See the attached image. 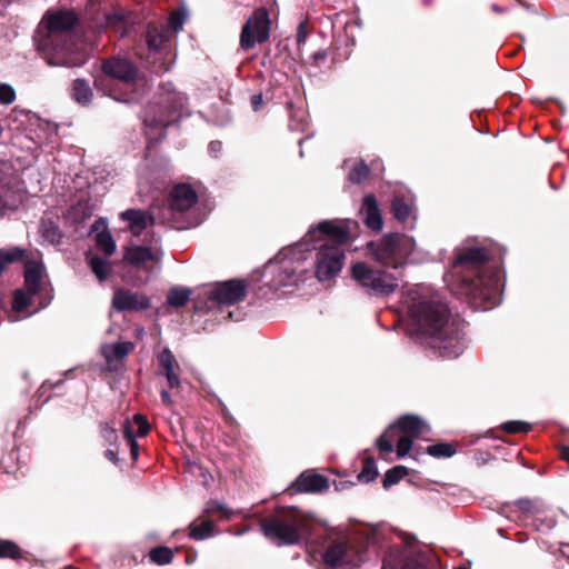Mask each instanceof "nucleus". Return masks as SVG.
<instances>
[{
    "instance_id": "4c0bfd02",
    "label": "nucleus",
    "mask_w": 569,
    "mask_h": 569,
    "mask_svg": "<svg viewBox=\"0 0 569 569\" xmlns=\"http://www.w3.org/2000/svg\"><path fill=\"white\" fill-rule=\"evenodd\" d=\"M408 475V469L403 466H396L389 469L383 479V487L389 488L398 483L402 478Z\"/></svg>"
},
{
    "instance_id": "4468645a",
    "label": "nucleus",
    "mask_w": 569,
    "mask_h": 569,
    "mask_svg": "<svg viewBox=\"0 0 569 569\" xmlns=\"http://www.w3.org/2000/svg\"><path fill=\"white\" fill-rule=\"evenodd\" d=\"M169 30L163 26H157L154 23L148 24L146 42L149 53L147 59H152V71L156 73H163L169 70V67H164L162 63L159 66L156 64L159 56H161V50L163 49L164 43L169 39Z\"/></svg>"
},
{
    "instance_id": "c756f323",
    "label": "nucleus",
    "mask_w": 569,
    "mask_h": 569,
    "mask_svg": "<svg viewBox=\"0 0 569 569\" xmlns=\"http://www.w3.org/2000/svg\"><path fill=\"white\" fill-rule=\"evenodd\" d=\"M71 97L78 103H89L92 97V91L89 83L83 79L74 80L72 83Z\"/></svg>"
},
{
    "instance_id": "2eb2a0df",
    "label": "nucleus",
    "mask_w": 569,
    "mask_h": 569,
    "mask_svg": "<svg viewBox=\"0 0 569 569\" xmlns=\"http://www.w3.org/2000/svg\"><path fill=\"white\" fill-rule=\"evenodd\" d=\"M246 297V284L241 280H229L210 290L208 300L217 305H233Z\"/></svg>"
},
{
    "instance_id": "9b49d317",
    "label": "nucleus",
    "mask_w": 569,
    "mask_h": 569,
    "mask_svg": "<svg viewBox=\"0 0 569 569\" xmlns=\"http://www.w3.org/2000/svg\"><path fill=\"white\" fill-rule=\"evenodd\" d=\"M24 281V288H18L12 292L10 321H18L32 315L29 309L36 296V261L26 263Z\"/></svg>"
},
{
    "instance_id": "dca6fc26",
    "label": "nucleus",
    "mask_w": 569,
    "mask_h": 569,
    "mask_svg": "<svg viewBox=\"0 0 569 569\" xmlns=\"http://www.w3.org/2000/svg\"><path fill=\"white\" fill-rule=\"evenodd\" d=\"M196 190L187 183H180L172 188L169 198V211L172 218L189 212L197 203Z\"/></svg>"
},
{
    "instance_id": "f257e3e1",
    "label": "nucleus",
    "mask_w": 569,
    "mask_h": 569,
    "mask_svg": "<svg viewBox=\"0 0 569 569\" xmlns=\"http://www.w3.org/2000/svg\"><path fill=\"white\" fill-rule=\"evenodd\" d=\"M412 326L428 339L435 352L446 359L460 356L466 347L465 323L451 315L440 295L427 286H416L402 297Z\"/></svg>"
},
{
    "instance_id": "6e6d98bb",
    "label": "nucleus",
    "mask_w": 569,
    "mask_h": 569,
    "mask_svg": "<svg viewBox=\"0 0 569 569\" xmlns=\"http://www.w3.org/2000/svg\"><path fill=\"white\" fill-rule=\"evenodd\" d=\"M262 102H263V99H262V94L261 93L253 94L251 97V107H252V109L254 111H258L261 108Z\"/></svg>"
},
{
    "instance_id": "603ef678",
    "label": "nucleus",
    "mask_w": 569,
    "mask_h": 569,
    "mask_svg": "<svg viewBox=\"0 0 569 569\" xmlns=\"http://www.w3.org/2000/svg\"><path fill=\"white\" fill-rule=\"evenodd\" d=\"M306 40H307L306 23L301 22L298 26V29H297V42H298V46L303 44L306 42Z\"/></svg>"
},
{
    "instance_id": "774afa93",
    "label": "nucleus",
    "mask_w": 569,
    "mask_h": 569,
    "mask_svg": "<svg viewBox=\"0 0 569 569\" xmlns=\"http://www.w3.org/2000/svg\"><path fill=\"white\" fill-rule=\"evenodd\" d=\"M63 569H72L71 566H66Z\"/></svg>"
},
{
    "instance_id": "79ce46f5",
    "label": "nucleus",
    "mask_w": 569,
    "mask_h": 569,
    "mask_svg": "<svg viewBox=\"0 0 569 569\" xmlns=\"http://www.w3.org/2000/svg\"><path fill=\"white\" fill-rule=\"evenodd\" d=\"M187 13L188 12L184 8H179L178 10L170 13L168 18V24L173 32L177 33L182 29Z\"/></svg>"
},
{
    "instance_id": "338daca9",
    "label": "nucleus",
    "mask_w": 569,
    "mask_h": 569,
    "mask_svg": "<svg viewBox=\"0 0 569 569\" xmlns=\"http://www.w3.org/2000/svg\"><path fill=\"white\" fill-rule=\"evenodd\" d=\"M29 377H30V375H29L28 372H26V373L23 375V379H24V380H28V379H29Z\"/></svg>"
},
{
    "instance_id": "49530a36",
    "label": "nucleus",
    "mask_w": 569,
    "mask_h": 569,
    "mask_svg": "<svg viewBox=\"0 0 569 569\" xmlns=\"http://www.w3.org/2000/svg\"><path fill=\"white\" fill-rule=\"evenodd\" d=\"M17 98L14 88L9 83H0V104L9 106Z\"/></svg>"
},
{
    "instance_id": "f03ea898",
    "label": "nucleus",
    "mask_w": 569,
    "mask_h": 569,
    "mask_svg": "<svg viewBox=\"0 0 569 569\" xmlns=\"http://www.w3.org/2000/svg\"><path fill=\"white\" fill-rule=\"evenodd\" d=\"M443 280L453 295L467 298L476 309L489 310L501 302L503 283L491 249H458Z\"/></svg>"
},
{
    "instance_id": "8fccbe9b",
    "label": "nucleus",
    "mask_w": 569,
    "mask_h": 569,
    "mask_svg": "<svg viewBox=\"0 0 569 569\" xmlns=\"http://www.w3.org/2000/svg\"><path fill=\"white\" fill-rule=\"evenodd\" d=\"M88 54L84 50H80L67 58H64L62 64L67 67H80L86 63Z\"/></svg>"
},
{
    "instance_id": "c85d7f7f",
    "label": "nucleus",
    "mask_w": 569,
    "mask_h": 569,
    "mask_svg": "<svg viewBox=\"0 0 569 569\" xmlns=\"http://www.w3.org/2000/svg\"><path fill=\"white\" fill-rule=\"evenodd\" d=\"M189 537L193 540H203L213 535L214 525L211 520L198 518L189 526Z\"/></svg>"
},
{
    "instance_id": "f8f14e48",
    "label": "nucleus",
    "mask_w": 569,
    "mask_h": 569,
    "mask_svg": "<svg viewBox=\"0 0 569 569\" xmlns=\"http://www.w3.org/2000/svg\"><path fill=\"white\" fill-rule=\"evenodd\" d=\"M325 563L331 568L348 566L359 567L365 560V551L357 548L351 541L340 539L333 541L322 555Z\"/></svg>"
},
{
    "instance_id": "b1692460",
    "label": "nucleus",
    "mask_w": 569,
    "mask_h": 569,
    "mask_svg": "<svg viewBox=\"0 0 569 569\" xmlns=\"http://www.w3.org/2000/svg\"><path fill=\"white\" fill-rule=\"evenodd\" d=\"M159 250L146 246H132L126 251V260L134 267H146L149 261L158 260Z\"/></svg>"
},
{
    "instance_id": "f3484780",
    "label": "nucleus",
    "mask_w": 569,
    "mask_h": 569,
    "mask_svg": "<svg viewBox=\"0 0 569 569\" xmlns=\"http://www.w3.org/2000/svg\"><path fill=\"white\" fill-rule=\"evenodd\" d=\"M112 307L118 311H142L150 307V298L140 292L117 289L113 293Z\"/></svg>"
},
{
    "instance_id": "6ab92c4d",
    "label": "nucleus",
    "mask_w": 569,
    "mask_h": 569,
    "mask_svg": "<svg viewBox=\"0 0 569 569\" xmlns=\"http://www.w3.org/2000/svg\"><path fill=\"white\" fill-rule=\"evenodd\" d=\"M134 345L130 341L106 343L101 347V353L107 362L108 370L118 371L122 367V360L132 352Z\"/></svg>"
},
{
    "instance_id": "de8ad7c7",
    "label": "nucleus",
    "mask_w": 569,
    "mask_h": 569,
    "mask_svg": "<svg viewBox=\"0 0 569 569\" xmlns=\"http://www.w3.org/2000/svg\"><path fill=\"white\" fill-rule=\"evenodd\" d=\"M37 128H38V133L40 131H44L47 133V138L48 140L51 142V143H54L56 140H57V136H58V126L57 124H51L49 123L48 121L46 120H42L38 117V124H37Z\"/></svg>"
},
{
    "instance_id": "f704fd0d",
    "label": "nucleus",
    "mask_w": 569,
    "mask_h": 569,
    "mask_svg": "<svg viewBox=\"0 0 569 569\" xmlns=\"http://www.w3.org/2000/svg\"><path fill=\"white\" fill-rule=\"evenodd\" d=\"M96 247L107 256H111L116 251V243L108 231L100 232L96 236Z\"/></svg>"
},
{
    "instance_id": "a18cd8bd",
    "label": "nucleus",
    "mask_w": 569,
    "mask_h": 569,
    "mask_svg": "<svg viewBox=\"0 0 569 569\" xmlns=\"http://www.w3.org/2000/svg\"><path fill=\"white\" fill-rule=\"evenodd\" d=\"M131 426H137V431H133L134 432V438L136 437H144L148 435L149 430H150V425L149 422L147 421L146 417L140 415V413H137L133 416V421L130 422Z\"/></svg>"
},
{
    "instance_id": "e433bc0d",
    "label": "nucleus",
    "mask_w": 569,
    "mask_h": 569,
    "mask_svg": "<svg viewBox=\"0 0 569 569\" xmlns=\"http://www.w3.org/2000/svg\"><path fill=\"white\" fill-rule=\"evenodd\" d=\"M203 512L208 513V515L219 513L220 519H222V520L231 519L234 513L231 509H229L227 506H224L223 503H221L217 500L209 501L207 503Z\"/></svg>"
},
{
    "instance_id": "2f4dec72",
    "label": "nucleus",
    "mask_w": 569,
    "mask_h": 569,
    "mask_svg": "<svg viewBox=\"0 0 569 569\" xmlns=\"http://www.w3.org/2000/svg\"><path fill=\"white\" fill-rule=\"evenodd\" d=\"M88 263L99 281H104L108 278L110 272V264L106 259L96 254H90L88 256Z\"/></svg>"
},
{
    "instance_id": "58836bf2",
    "label": "nucleus",
    "mask_w": 569,
    "mask_h": 569,
    "mask_svg": "<svg viewBox=\"0 0 569 569\" xmlns=\"http://www.w3.org/2000/svg\"><path fill=\"white\" fill-rule=\"evenodd\" d=\"M368 174H369L368 166L362 160H360V161L356 162L353 164V167L351 168V170L349 171L348 179L352 183H360L367 179Z\"/></svg>"
},
{
    "instance_id": "cd10ccee",
    "label": "nucleus",
    "mask_w": 569,
    "mask_h": 569,
    "mask_svg": "<svg viewBox=\"0 0 569 569\" xmlns=\"http://www.w3.org/2000/svg\"><path fill=\"white\" fill-rule=\"evenodd\" d=\"M129 20L128 17L122 12H109L104 14V28L113 29L120 37H124L129 33Z\"/></svg>"
},
{
    "instance_id": "7ed1b4c3",
    "label": "nucleus",
    "mask_w": 569,
    "mask_h": 569,
    "mask_svg": "<svg viewBox=\"0 0 569 569\" xmlns=\"http://www.w3.org/2000/svg\"><path fill=\"white\" fill-rule=\"evenodd\" d=\"M351 221L325 220L311 227L300 243L310 253V244L316 248L321 242L316 258V277L320 281L330 280L338 276L345 263L343 244L351 237Z\"/></svg>"
},
{
    "instance_id": "ddd939ff",
    "label": "nucleus",
    "mask_w": 569,
    "mask_h": 569,
    "mask_svg": "<svg viewBox=\"0 0 569 569\" xmlns=\"http://www.w3.org/2000/svg\"><path fill=\"white\" fill-rule=\"evenodd\" d=\"M270 19L266 8H258L244 23L240 34V47L243 50L263 43L270 36Z\"/></svg>"
},
{
    "instance_id": "9d476101",
    "label": "nucleus",
    "mask_w": 569,
    "mask_h": 569,
    "mask_svg": "<svg viewBox=\"0 0 569 569\" xmlns=\"http://www.w3.org/2000/svg\"><path fill=\"white\" fill-rule=\"evenodd\" d=\"M104 78L96 80V86L101 88L107 96L112 97L114 100L129 102L132 99L129 97L118 96L112 88V82L117 81L127 88H131L137 78L138 70L136 66L123 58H111L102 64Z\"/></svg>"
},
{
    "instance_id": "412c9836",
    "label": "nucleus",
    "mask_w": 569,
    "mask_h": 569,
    "mask_svg": "<svg viewBox=\"0 0 569 569\" xmlns=\"http://www.w3.org/2000/svg\"><path fill=\"white\" fill-rule=\"evenodd\" d=\"M360 214L365 224L373 230L380 231L383 227V220L378 206V201L373 194H367L361 204Z\"/></svg>"
},
{
    "instance_id": "052dcab7",
    "label": "nucleus",
    "mask_w": 569,
    "mask_h": 569,
    "mask_svg": "<svg viewBox=\"0 0 569 569\" xmlns=\"http://www.w3.org/2000/svg\"><path fill=\"white\" fill-rule=\"evenodd\" d=\"M104 456H106V458H107L109 461H111V462H113V463H117V462H118L117 452H116L113 449H108V450H106Z\"/></svg>"
},
{
    "instance_id": "a19ab883",
    "label": "nucleus",
    "mask_w": 569,
    "mask_h": 569,
    "mask_svg": "<svg viewBox=\"0 0 569 569\" xmlns=\"http://www.w3.org/2000/svg\"><path fill=\"white\" fill-rule=\"evenodd\" d=\"M123 433L128 446L130 447L131 457L133 460H137L139 456V445L134 438V432L129 420H126L123 423Z\"/></svg>"
},
{
    "instance_id": "13d9d810",
    "label": "nucleus",
    "mask_w": 569,
    "mask_h": 569,
    "mask_svg": "<svg viewBox=\"0 0 569 569\" xmlns=\"http://www.w3.org/2000/svg\"><path fill=\"white\" fill-rule=\"evenodd\" d=\"M222 149V143L220 141H211L209 143L208 150L212 156H218V153Z\"/></svg>"
},
{
    "instance_id": "a211bd4d",
    "label": "nucleus",
    "mask_w": 569,
    "mask_h": 569,
    "mask_svg": "<svg viewBox=\"0 0 569 569\" xmlns=\"http://www.w3.org/2000/svg\"><path fill=\"white\" fill-rule=\"evenodd\" d=\"M120 219L127 223L128 230L134 237H139L143 231L148 230L154 224V217L141 209H128L120 213Z\"/></svg>"
},
{
    "instance_id": "3c124183",
    "label": "nucleus",
    "mask_w": 569,
    "mask_h": 569,
    "mask_svg": "<svg viewBox=\"0 0 569 569\" xmlns=\"http://www.w3.org/2000/svg\"><path fill=\"white\" fill-rule=\"evenodd\" d=\"M100 432L102 438L109 443L113 445L117 442L118 435L114 428L110 427L109 423L102 422L100 425Z\"/></svg>"
},
{
    "instance_id": "5701e85b",
    "label": "nucleus",
    "mask_w": 569,
    "mask_h": 569,
    "mask_svg": "<svg viewBox=\"0 0 569 569\" xmlns=\"http://www.w3.org/2000/svg\"><path fill=\"white\" fill-rule=\"evenodd\" d=\"M393 217L406 222L413 212V197L409 191H396L391 202Z\"/></svg>"
},
{
    "instance_id": "393cba45",
    "label": "nucleus",
    "mask_w": 569,
    "mask_h": 569,
    "mask_svg": "<svg viewBox=\"0 0 569 569\" xmlns=\"http://www.w3.org/2000/svg\"><path fill=\"white\" fill-rule=\"evenodd\" d=\"M47 27L51 31H64L73 28L77 23V14L71 10H62L44 17Z\"/></svg>"
},
{
    "instance_id": "bb28decb",
    "label": "nucleus",
    "mask_w": 569,
    "mask_h": 569,
    "mask_svg": "<svg viewBox=\"0 0 569 569\" xmlns=\"http://www.w3.org/2000/svg\"><path fill=\"white\" fill-rule=\"evenodd\" d=\"M26 249H21L19 247H13L10 249H0V276L4 272L7 267L14 262H24L31 261Z\"/></svg>"
},
{
    "instance_id": "ea45409f",
    "label": "nucleus",
    "mask_w": 569,
    "mask_h": 569,
    "mask_svg": "<svg viewBox=\"0 0 569 569\" xmlns=\"http://www.w3.org/2000/svg\"><path fill=\"white\" fill-rule=\"evenodd\" d=\"M427 452L436 458H449L456 453V449L450 443H436L427 448Z\"/></svg>"
},
{
    "instance_id": "39448f33",
    "label": "nucleus",
    "mask_w": 569,
    "mask_h": 569,
    "mask_svg": "<svg viewBox=\"0 0 569 569\" xmlns=\"http://www.w3.org/2000/svg\"><path fill=\"white\" fill-rule=\"evenodd\" d=\"M303 243H295L281 249L263 269L261 276L262 286L271 291L282 287L293 286L301 274L307 270L305 262L308 259L307 250L302 249Z\"/></svg>"
},
{
    "instance_id": "72a5a7b5",
    "label": "nucleus",
    "mask_w": 569,
    "mask_h": 569,
    "mask_svg": "<svg viewBox=\"0 0 569 569\" xmlns=\"http://www.w3.org/2000/svg\"><path fill=\"white\" fill-rule=\"evenodd\" d=\"M190 297V290L184 288H173L167 295V303L172 307H183Z\"/></svg>"
},
{
    "instance_id": "4be33fe9",
    "label": "nucleus",
    "mask_w": 569,
    "mask_h": 569,
    "mask_svg": "<svg viewBox=\"0 0 569 569\" xmlns=\"http://www.w3.org/2000/svg\"><path fill=\"white\" fill-rule=\"evenodd\" d=\"M329 481L318 473L302 472L292 483L291 489L296 492H320L328 489Z\"/></svg>"
},
{
    "instance_id": "e2e57ef3",
    "label": "nucleus",
    "mask_w": 569,
    "mask_h": 569,
    "mask_svg": "<svg viewBox=\"0 0 569 569\" xmlns=\"http://www.w3.org/2000/svg\"><path fill=\"white\" fill-rule=\"evenodd\" d=\"M492 10L495 12H499V13L502 12V9L499 6H497V4H492Z\"/></svg>"
},
{
    "instance_id": "6e6552de",
    "label": "nucleus",
    "mask_w": 569,
    "mask_h": 569,
    "mask_svg": "<svg viewBox=\"0 0 569 569\" xmlns=\"http://www.w3.org/2000/svg\"><path fill=\"white\" fill-rule=\"evenodd\" d=\"M351 279L368 297L387 298L399 288V279L382 267L359 261L351 266Z\"/></svg>"
},
{
    "instance_id": "a878e982",
    "label": "nucleus",
    "mask_w": 569,
    "mask_h": 569,
    "mask_svg": "<svg viewBox=\"0 0 569 569\" xmlns=\"http://www.w3.org/2000/svg\"><path fill=\"white\" fill-rule=\"evenodd\" d=\"M38 311L48 307L53 299V288L46 273L44 266L38 260Z\"/></svg>"
},
{
    "instance_id": "473e14b6",
    "label": "nucleus",
    "mask_w": 569,
    "mask_h": 569,
    "mask_svg": "<svg viewBox=\"0 0 569 569\" xmlns=\"http://www.w3.org/2000/svg\"><path fill=\"white\" fill-rule=\"evenodd\" d=\"M41 232L43 240L51 244H58L62 238L59 227L52 221L42 220Z\"/></svg>"
},
{
    "instance_id": "7c9ffc66",
    "label": "nucleus",
    "mask_w": 569,
    "mask_h": 569,
    "mask_svg": "<svg viewBox=\"0 0 569 569\" xmlns=\"http://www.w3.org/2000/svg\"><path fill=\"white\" fill-rule=\"evenodd\" d=\"M308 126V114L302 108H290L289 129L291 131H306Z\"/></svg>"
},
{
    "instance_id": "4d7b16f0",
    "label": "nucleus",
    "mask_w": 569,
    "mask_h": 569,
    "mask_svg": "<svg viewBox=\"0 0 569 569\" xmlns=\"http://www.w3.org/2000/svg\"><path fill=\"white\" fill-rule=\"evenodd\" d=\"M403 569H429L427 563L422 561H409L405 565Z\"/></svg>"
},
{
    "instance_id": "680f3d73",
    "label": "nucleus",
    "mask_w": 569,
    "mask_h": 569,
    "mask_svg": "<svg viewBox=\"0 0 569 569\" xmlns=\"http://www.w3.org/2000/svg\"><path fill=\"white\" fill-rule=\"evenodd\" d=\"M560 456L562 460L569 463V446L561 447Z\"/></svg>"
},
{
    "instance_id": "aec40b11",
    "label": "nucleus",
    "mask_w": 569,
    "mask_h": 569,
    "mask_svg": "<svg viewBox=\"0 0 569 569\" xmlns=\"http://www.w3.org/2000/svg\"><path fill=\"white\" fill-rule=\"evenodd\" d=\"M159 369L157 375L163 376L167 379L168 386L171 389H176L180 386L181 380L177 373L179 365L172 355V352L164 348L157 357Z\"/></svg>"
},
{
    "instance_id": "c03bdc74",
    "label": "nucleus",
    "mask_w": 569,
    "mask_h": 569,
    "mask_svg": "<svg viewBox=\"0 0 569 569\" xmlns=\"http://www.w3.org/2000/svg\"><path fill=\"white\" fill-rule=\"evenodd\" d=\"M501 430H503L507 433H519V432H528L531 429L530 423L520 421V420H512L503 422L500 426Z\"/></svg>"
},
{
    "instance_id": "5fc2aeb1",
    "label": "nucleus",
    "mask_w": 569,
    "mask_h": 569,
    "mask_svg": "<svg viewBox=\"0 0 569 569\" xmlns=\"http://www.w3.org/2000/svg\"><path fill=\"white\" fill-rule=\"evenodd\" d=\"M310 58L312 59L313 64L318 67L321 62L326 61L327 52L326 50H318L312 53Z\"/></svg>"
},
{
    "instance_id": "864d4df0",
    "label": "nucleus",
    "mask_w": 569,
    "mask_h": 569,
    "mask_svg": "<svg viewBox=\"0 0 569 569\" xmlns=\"http://www.w3.org/2000/svg\"><path fill=\"white\" fill-rule=\"evenodd\" d=\"M62 383V380L59 379L57 382L52 383L51 381H44L41 387L38 389V398L39 397H42L44 395V392L48 390V389H53L56 387H58L59 385Z\"/></svg>"
},
{
    "instance_id": "bf43d9fd",
    "label": "nucleus",
    "mask_w": 569,
    "mask_h": 569,
    "mask_svg": "<svg viewBox=\"0 0 569 569\" xmlns=\"http://www.w3.org/2000/svg\"><path fill=\"white\" fill-rule=\"evenodd\" d=\"M160 398L162 403L167 407H170L173 402L170 393L164 389L160 391Z\"/></svg>"
},
{
    "instance_id": "69168bd1",
    "label": "nucleus",
    "mask_w": 569,
    "mask_h": 569,
    "mask_svg": "<svg viewBox=\"0 0 569 569\" xmlns=\"http://www.w3.org/2000/svg\"><path fill=\"white\" fill-rule=\"evenodd\" d=\"M196 224H197V223H194V226H196ZM192 226H193V223L188 222V223H186V224H183V226H178L177 228H179V229H180V228H188V227H192Z\"/></svg>"
},
{
    "instance_id": "c9c22d12",
    "label": "nucleus",
    "mask_w": 569,
    "mask_h": 569,
    "mask_svg": "<svg viewBox=\"0 0 569 569\" xmlns=\"http://www.w3.org/2000/svg\"><path fill=\"white\" fill-rule=\"evenodd\" d=\"M149 558L153 563L163 566L172 561L173 552L167 547H156L150 550Z\"/></svg>"
},
{
    "instance_id": "0e129e2a",
    "label": "nucleus",
    "mask_w": 569,
    "mask_h": 569,
    "mask_svg": "<svg viewBox=\"0 0 569 569\" xmlns=\"http://www.w3.org/2000/svg\"><path fill=\"white\" fill-rule=\"evenodd\" d=\"M519 505H520V507H521L522 509H527V508H528V505H529V501H520V502H519Z\"/></svg>"
},
{
    "instance_id": "37998d69",
    "label": "nucleus",
    "mask_w": 569,
    "mask_h": 569,
    "mask_svg": "<svg viewBox=\"0 0 569 569\" xmlns=\"http://www.w3.org/2000/svg\"><path fill=\"white\" fill-rule=\"evenodd\" d=\"M19 546L11 540L0 539V558L17 559L21 556Z\"/></svg>"
},
{
    "instance_id": "20e7f679",
    "label": "nucleus",
    "mask_w": 569,
    "mask_h": 569,
    "mask_svg": "<svg viewBox=\"0 0 569 569\" xmlns=\"http://www.w3.org/2000/svg\"><path fill=\"white\" fill-rule=\"evenodd\" d=\"M187 97L168 83L161 87L159 101L142 111L146 137L150 143L164 137L166 128L188 114Z\"/></svg>"
},
{
    "instance_id": "09e8293b",
    "label": "nucleus",
    "mask_w": 569,
    "mask_h": 569,
    "mask_svg": "<svg viewBox=\"0 0 569 569\" xmlns=\"http://www.w3.org/2000/svg\"><path fill=\"white\" fill-rule=\"evenodd\" d=\"M378 475L377 468L372 459H367L359 475V479L366 482L372 481Z\"/></svg>"
},
{
    "instance_id": "423d86ee",
    "label": "nucleus",
    "mask_w": 569,
    "mask_h": 569,
    "mask_svg": "<svg viewBox=\"0 0 569 569\" xmlns=\"http://www.w3.org/2000/svg\"><path fill=\"white\" fill-rule=\"evenodd\" d=\"M262 533L278 546L299 543L311 535L309 518L297 508L281 509L260 521Z\"/></svg>"
},
{
    "instance_id": "0eeeda50",
    "label": "nucleus",
    "mask_w": 569,
    "mask_h": 569,
    "mask_svg": "<svg viewBox=\"0 0 569 569\" xmlns=\"http://www.w3.org/2000/svg\"><path fill=\"white\" fill-rule=\"evenodd\" d=\"M430 433V426L420 417L405 415L390 425L376 443L381 456L387 457L393 452V443L397 442V458H403L411 450L415 439L427 440Z\"/></svg>"
},
{
    "instance_id": "1a4fd4ad",
    "label": "nucleus",
    "mask_w": 569,
    "mask_h": 569,
    "mask_svg": "<svg viewBox=\"0 0 569 569\" xmlns=\"http://www.w3.org/2000/svg\"><path fill=\"white\" fill-rule=\"evenodd\" d=\"M416 248V241L407 234H386L367 244L369 254L386 267L398 268L403 264Z\"/></svg>"
}]
</instances>
